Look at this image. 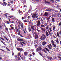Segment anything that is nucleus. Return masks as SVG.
Returning <instances> with one entry per match:
<instances>
[{
    "label": "nucleus",
    "instance_id": "obj_1",
    "mask_svg": "<svg viewBox=\"0 0 61 61\" xmlns=\"http://www.w3.org/2000/svg\"><path fill=\"white\" fill-rule=\"evenodd\" d=\"M40 39L41 40H44L46 39V37L45 35L43 34L42 35V36L40 37Z\"/></svg>",
    "mask_w": 61,
    "mask_h": 61
},
{
    "label": "nucleus",
    "instance_id": "obj_2",
    "mask_svg": "<svg viewBox=\"0 0 61 61\" xmlns=\"http://www.w3.org/2000/svg\"><path fill=\"white\" fill-rule=\"evenodd\" d=\"M34 36H35V39H37L38 38V36L37 35V33L36 32H34L33 34Z\"/></svg>",
    "mask_w": 61,
    "mask_h": 61
},
{
    "label": "nucleus",
    "instance_id": "obj_3",
    "mask_svg": "<svg viewBox=\"0 0 61 61\" xmlns=\"http://www.w3.org/2000/svg\"><path fill=\"white\" fill-rule=\"evenodd\" d=\"M37 52H38L39 50H42V48L40 46L38 47V48H37Z\"/></svg>",
    "mask_w": 61,
    "mask_h": 61
},
{
    "label": "nucleus",
    "instance_id": "obj_4",
    "mask_svg": "<svg viewBox=\"0 0 61 61\" xmlns=\"http://www.w3.org/2000/svg\"><path fill=\"white\" fill-rule=\"evenodd\" d=\"M37 16V14H36L35 13L32 15V16L33 18H36V17Z\"/></svg>",
    "mask_w": 61,
    "mask_h": 61
},
{
    "label": "nucleus",
    "instance_id": "obj_5",
    "mask_svg": "<svg viewBox=\"0 0 61 61\" xmlns=\"http://www.w3.org/2000/svg\"><path fill=\"white\" fill-rule=\"evenodd\" d=\"M40 21L39 20H38L37 22V26H39L40 25Z\"/></svg>",
    "mask_w": 61,
    "mask_h": 61
},
{
    "label": "nucleus",
    "instance_id": "obj_6",
    "mask_svg": "<svg viewBox=\"0 0 61 61\" xmlns=\"http://www.w3.org/2000/svg\"><path fill=\"white\" fill-rule=\"evenodd\" d=\"M17 50L19 51H23V49H22V48H18L17 49Z\"/></svg>",
    "mask_w": 61,
    "mask_h": 61
},
{
    "label": "nucleus",
    "instance_id": "obj_7",
    "mask_svg": "<svg viewBox=\"0 0 61 61\" xmlns=\"http://www.w3.org/2000/svg\"><path fill=\"white\" fill-rule=\"evenodd\" d=\"M48 15V14L47 13V12H45V14L44 15V16H46L47 17Z\"/></svg>",
    "mask_w": 61,
    "mask_h": 61
},
{
    "label": "nucleus",
    "instance_id": "obj_8",
    "mask_svg": "<svg viewBox=\"0 0 61 61\" xmlns=\"http://www.w3.org/2000/svg\"><path fill=\"white\" fill-rule=\"evenodd\" d=\"M45 33L46 34V36H49V34H48V33L47 31H46L45 32Z\"/></svg>",
    "mask_w": 61,
    "mask_h": 61
},
{
    "label": "nucleus",
    "instance_id": "obj_9",
    "mask_svg": "<svg viewBox=\"0 0 61 61\" xmlns=\"http://www.w3.org/2000/svg\"><path fill=\"white\" fill-rule=\"evenodd\" d=\"M45 33L46 34V36H49V34H48V33L47 31H46L45 32Z\"/></svg>",
    "mask_w": 61,
    "mask_h": 61
},
{
    "label": "nucleus",
    "instance_id": "obj_10",
    "mask_svg": "<svg viewBox=\"0 0 61 61\" xmlns=\"http://www.w3.org/2000/svg\"><path fill=\"white\" fill-rule=\"evenodd\" d=\"M24 55L25 56H27V52H24Z\"/></svg>",
    "mask_w": 61,
    "mask_h": 61
},
{
    "label": "nucleus",
    "instance_id": "obj_11",
    "mask_svg": "<svg viewBox=\"0 0 61 61\" xmlns=\"http://www.w3.org/2000/svg\"><path fill=\"white\" fill-rule=\"evenodd\" d=\"M51 18H52V21L53 22H55V19L54 18H52L51 17Z\"/></svg>",
    "mask_w": 61,
    "mask_h": 61
},
{
    "label": "nucleus",
    "instance_id": "obj_12",
    "mask_svg": "<svg viewBox=\"0 0 61 61\" xmlns=\"http://www.w3.org/2000/svg\"><path fill=\"white\" fill-rule=\"evenodd\" d=\"M45 4H49L50 3V2H48L46 0H45Z\"/></svg>",
    "mask_w": 61,
    "mask_h": 61
},
{
    "label": "nucleus",
    "instance_id": "obj_13",
    "mask_svg": "<svg viewBox=\"0 0 61 61\" xmlns=\"http://www.w3.org/2000/svg\"><path fill=\"white\" fill-rule=\"evenodd\" d=\"M57 34L58 37V38H60V35H59V34L58 32H57Z\"/></svg>",
    "mask_w": 61,
    "mask_h": 61
},
{
    "label": "nucleus",
    "instance_id": "obj_14",
    "mask_svg": "<svg viewBox=\"0 0 61 61\" xmlns=\"http://www.w3.org/2000/svg\"><path fill=\"white\" fill-rule=\"evenodd\" d=\"M46 44V42L44 41L42 42V45L43 46H44V45H45Z\"/></svg>",
    "mask_w": 61,
    "mask_h": 61
},
{
    "label": "nucleus",
    "instance_id": "obj_15",
    "mask_svg": "<svg viewBox=\"0 0 61 61\" xmlns=\"http://www.w3.org/2000/svg\"><path fill=\"white\" fill-rule=\"evenodd\" d=\"M41 29L42 31H44V32H45V31H46V29L45 28L44 29L42 28H41Z\"/></svg>",
    "mask_w": 61,
    "mask_h": 61
},
{
    "label": "nucleus",
    "instance_id": "obj_16",
    "mask_svg": "<svg viewBox=\"0 0 61 61\" xmlns=\"http://www.w3.org/2000/svg\"><path fill=\"white\" fill-rule=\"evenodd\" d=\"M9 1L10 2L11 4H12V3H13V0H9Z\"/></svg>",
    "mask_w": 61,
    "mask_h": 61
},
{
    "label": "nucleus",
    "instance_id": "obj_17",
    "mask_svg": "<svg viewBox=\"0 0 61 61\" xmlns=\"http://www.w3.org/2000/svg\"><path fill=\"white\" fill-rule=\"evenodd\" d=\"M52 45H53L54 46V47L56 48V45L55 43H52Z\"/></svg>",
    "mask_w": 61,
    "mask_h": 61
},
{
    "label": "nucleus",
    "instance_id": "obj_18",
    "mask_svg": "<svg viewBox=\"0 0 61 61\" xmlns=\"http://www.w3.org/2000/svg\"><path fill=\"white\" fill-rule=\"evenodd\" d=\"M40 26H41V27H44V28H45V25H43V24L41 25Z\"/></svg>",
    "mask_w": 61,
    "mask_h": 61
},
{
    "label": "nucleus",
    "instance_id": "obj_19",
    "mask_svg": "<svg viewBox=\"0 0 61 61\" xmlns=\"http://www.w3.org/2000/svg\"><path fill=\"white\" fill-rule=\"evenodd\" d=\"M30 26L31 27V29H32V30H35L34 28V26H33L32 25H31Z\"/></svg>",
    "mask_w": 61,
    "mask_h": 61
},
{
    "label": "nucleus",
    "instance_id": "obj_20",
    "mask_svg": "<svg viewBox=\"0 0 61 61\" xmlns=\"http://www.w3.org/2000/svg\"><path fill=\"white\" fill-rule=\"evenodd\" d=\"M20 26L22 28H23V27H24V24H23V23H22L21 24Z\"/></svg>",
    "mask_w": 61,
    "mask_h": 61
},
{
    "label": "nucleus",
    "instance_id": "obj_21",
    "mask_svg": "<svg viewBox=\"0 0 61 61\" xmlns=\"http://www.w3.org/2000/svg\"><path fill=\"white\" fill-rule=\"evenodd\" d=\"M45 49H46V50L47 51V52H49V50L47 48L45 47Z\"/></svg>",
    "mask_w": 61,
    "mask_h": 61
},
{
    "label": "nucleus",
    "instance_id": "obj_22",
    "mask_svg": "<svg viewBox=\"0 0 61 61\" xmlns=\"http://www.w3.org/2000/svg\"><path fill=\"white\" fill-rule=\"evenodd\" d=\"M55 29H56V27H55V26H54L53 27V30H54V31H55Z\"/></svg>",
    "mask_w": 61,
    "mask_h": 61
},
{
    "label": "nucleus",
    "instance_id": "obj_23",
    "mask_svg": "<svg viewBox=\"0 0 61 61\" xmlns=\"http://www.w3.org/2000/svg\"><path fill=\"white\" fill-rule=\"evenodd\" d=\"M15 28L16 30H17V32H18V31H19V28L17 29V27H15Z\"/></svg>",
    "mask_w": 61,
    "mask_h": 61
},
{
    "label": "nucleus",
    "instance_id": "obj_24",
    "mask_svg": "<svg viewBox=\"0 0 61 61\" xmlns=\"http://www.w3.org/2000/svg\"><path fill=\"white\" fill-rule=\"evenodd\" d=\"M28 30H29V32H31V31H32V29H31L30 28H28Z\"/></svg>",
    "mask_w": 61,
    "mask_h": 61
},
{
    "label": "nucleus",
    "instance_id": "obj_25",
    "mask_svg": "<svg viewBox=\"0 0 61 61\" xmlns=\"http://www.w3.org/2000/svg\"><path fill=\"white\" fill-rule=\"evenodd\" d=\"M20 53H21V51L19 52L18 54V56H20Z\"/></svg>",
    "mask_w": 61,
    "mask_h": 61
},
{
    "label": "nucleus",
    "instance_id": "obj_26",
    "mask_svg": "<svg viewBox=\"0 0 61 61\" xmlns=\"http://www.w3.org/2000/svg\"><path fill=\"white\" fill-rule=\"evenodd\" d=\"M39 54L41 56H43V55H42V53L41 52H39Z\"/></svg>",
    "mask_w": 61,
    "mask_h": 61
},
{
    "label": "nucleus",
    "instance_id": "obj_27",
    "mask_svg": "<svg viewBox=\"0 0 61 61\" xmlns=\"http://www.w3.org/2000/svg\"><path fill=\"white\" fill-rule=\"evenodd\" d=\"M49 30L50 31V32H52V29H51V28H49Z\"/></svg>",
    "mask_w": 61,
    "mask_h": 61
},
{
    "label": "nucleus",
    "instance_id": "obj_28",
    "mask_svg": "<svg viewBox=\"0 0 61 61\" xmlns=\"http://www.w3.org/2000/svg\"><path fill=\"white\" fill-rule=\"evenodd\" d=\"M48 26H49L47 25L46 26V29H47V30H48V28H49V27H48Z\"/></svg>",
    "mask_w": 61,
    "mask_h": 61
},
{
    "label": "nucleus",
    "instance_id": "obj_29",
    "mask_svg": "<svg viewBox=\"0 0 61 61\" xmlns=\"http://www.w3.org/2000/svg\"><path fill=\"white\" fill-rule=\"evenodd\" d=\"M37 43V42H36V41H35V40L34 44L35 45H36V44Z\"/></svg>",
    "mask_w": 61,
    "mask_h": 61
},
{
    "label": "nucleus",
    "instance_id": "obj_30",
    "mask_svg": "<svg viewBox=\"0 0 61 61\" xmlns=\"http://www.w3.org/2000/svg\"><path fill=\"white\" fill-rule=\"evenodd\" d=\"M7 13H6V14H4V15H5V16H6V18H7V15H7Z\"/></svg>",
    "mask_w": 61,
    "mask_h": 61
},
{
    "label": "nucleus",
    "instance_id": "obj_31",
    "mask_svg": "<svg viewBox=\"0 0 61 61\" xmlns=\"http://www.w3.org/2000/svg\"><path fill=\"white\" fill-rule=\"evenodd\" d=\"M1 42L3 44H4V45H5V43H4V42H3V41H1Z\"/></svg>",
    "mask_w": 61,
    "mask_h": 61
},
{
    "label": "nucleus",
    "instance_id": "obj_32",
    "mask_svg": "<svg viewBox=\"0 0 61 61\" xmlns=\"http://www.w3.org/2000/svg\"><path fill=\"white\" fill-rule=\"evenodd\" d=\"M47 21L48 22H49V19H50V18H47Z\"/></svg>",
    "mask_w": 61,
    "mask_h": 61
},
{
    "label": "nucleus",
    "instance_id": "obj_33",
    "mask_svg": "<svg viewBox=\"0 0 61 61\" xmlns=\"http://www.w3.org/2000/svg\"><path fill=\"white\" fill-rule=\"evenodd\" d=\"M55 41H56L57 43H59V41H58V40H55Z\"/></svg>",
    "mask_w": 61,
    "mask_h": 61
},
{
    "label": "nucleus",
    "instance_id": "obj_34",
    "mask_svg": "<svg viewBox=\"0 0 61 61\" xmlns=\"http://www.w3.org/2000/svg\"><path fill=\"white\" fill-rule=\"evenodd\" d=\"M41 21L42 23H43V20H42V19H41Z\"/></svg>",
    "mask_w": 61,
    "mask_h": 61
},
{
    "label": "nucleus",
    "instance_id": "obj_35",
    "mask_svg": "<svg viewBox=\"0 0 61 61\" xmlns=\"http://www.w3.org/2000/svg\"><path fill=\"white\" fill-rule=\"evenodd\" d=\"M5 30H6L7 31H8V28H5Z\"/></svg>",
    "mask_w": 61,
    "mask_h": 61
},
{
    "label": "nucleus",
    "instance_id": "obj_36",
    "mask_svg": "<svg viewBox=\"0 0 61 61\" xmlns=\"http://www.w3.org/2000/svg\"><path fill=\"white\" fill-rule=\"evenodd\" d=\"M24 23H27L28 21H27L26 20H24Z\"/></svg>",
    "mask_w": 61,
    "mask_h": 61
},
{
    "label": "nucleus",
    "instance_id": "obj_37",
    "mask_svg": "<svg viewBox=\"0 0 61 61\" xmlns=\"http://www.w3.org/2000/svg\"><path fill=\"white\" fill-rule=\"evenodd\" d=\"M48 33L50 35V36L51 35V33H50V31H49V30L48 31Z\"/></svg>",
    "mask_w": 61,
    "mask_h": 61
},
{
    "label": "nucleus",
    "instance_id": "obj_38",
    "mask_svg": "<svg viewBox=\"0 0 61 61\" xmlns=\"http://www.w3.org/2000/svg\"><path fill=\"white\" fill-rule=\"evenodd\" d=\"M57 57H58V58H60L59 59L60 60H61V57H60V56H58Z\"/></svg>",
    "mask_w": 61,
    "mask_h": 61
},
{
    "label": "nucleus",
    "instance_id": "obj_39",
    "mask_svg": "<svg viewBox=\"0 0 61 61\" xmlns=\"http://www.w3.org/2000/svg\"><path fill=\"white\" fill-rule=\"evenodd\" d=\"M0 50H2V51H3V52H5V51L2 49H0Z\"/></svg>",
    "mask_w": 61,
    "mask_h": 61
},
{
    "label": "nucleus",
    "instance_id": "obj_40",
    "mask_svg": "<svg viewBox=\"0 0 61 61\" xmlns=\"http://www.w3.org/2000/svg\"><path fill=\"white\" fill-rule=\"evenodd\" d=\"M51 41L52 43V44H54V42L53 40H52V41Z\"/></svg>",
    "mask_w": 61,
    "mask_h": 61
},
{
    "label": "nucleus",
    "instance_id": "obj_41",
    "mask_svg": "<svg viewBox=\"0 0 61 61\" xmlns=\"http://www.w3.org/2000/svg\"><path fill=\"white\" fill-rule=\"evenodd\" d=\"M18 60H21V58L20 57H18Z\"/></svg>",
    "mask_w": 61,
    "mask_h": 61
},
{
    "label": "nucleus",
    "instance_id": "obj_42",
    "mask_svg": "<svg viewBox=\"0 0 61 61\" xmlns=\"http://www.w3.org/2000/svg\"><path fill=\"white\" fill-rule=\"evenodd\" d=\"M20 41H22V42H23V41H24V40H23V39H20Z\"/></svg>",
    "mask_w": 61,
    "mask_h": 61
},
{
    "label": "nucleus",
    "instance_id": "obj_43",
    "mask_svg": "<svg viewBox=\"0 0 61 61\" xmlns=\"http://www.w3.org/2000/svg\"><path fill=\"white\" fill-rule=\"evenodd\" d=\"M59 26H60L61 25V22H60L59 23Z\"/></svg>",
    "mask_w": 61,
    "mask_h": 61
},
{
    "label": "nucleus",
    "instance_id": "obj_44",
    "mask_svg": "<svg viewBox=\"0 0 61 61\" xmlns=\"http://www.w3.org/2000/svg\"><path fill=\"white\" fill-rule=\"evenodd\" d=\"M44 51L45 53H46V54L47 53V52L46 50H44Z\"/></svg>",
    "mask_w": 61,
    "mask_h": 61
},
{
    "label": "nucleus",
    "instance_id": "obj_45",
    "mask_svg": "<svg viewBox=\"0 0 61 61\" xmlns=\"http://www.w3.org/2000/svg\"><path fill=\"white\" fill-rule=\"evenodd\" d=\"M49 59H50V60H51L52 59V57H50Z\"/></svg>",
    "mask_w": 61,
    "mask_h": 61
},
{
    "label": "nucleus",
    "instance_id": "obj_46",
    "mask_svg": "<svg viewBox=\"0 0 61 61\" xmlns=\"http://www.w3.org/2000/svg\"><path fill=\"white\" fill-rule=\"evenodd\" d=\"M12 37L13 38H15V35H13L12 36Z\"/></svg>",
    "mask_w": 61,
    "mask_h": 61
},
{
    "label": "nucleus",
    "instance_id": "obj_47",
    "mask_svg": "<svg viewBox=\"0 0 61 61\" xmlns=\"http://www.w3.org/2000/svg\"><path fill=\"white\" fill-rule=\"evenodd\" d=\"M3 3H4V5H7V3H6V2H3Z\"/></svg>",
    "mask_w": 61,
    "mask_h": 61
},
{
    "label": "nucleus",
    "instance_id": "obj_48",
    "mask_svg": "<svg viewBox=\"0 0 61 61\" xmlns=\"http://www.w3.org/2000/svg\"><path fill=\"white\" fill-rule=\"evenodd\" d=\"M14 52L13 51H12V56H14Z\"/></svg>",
    "mask_w": 61,
    "mask_h": 61
},
{
    "label": "nucleus",
    "instance_id": "obj_49",
    "mask_svg": "<svg viewBox=\"0 0 61 61\" xmlns=\"http://www.w3.org/2000/svg\"><path fill=\"white\" fill-rule=\"evenodd\" d=\"M8 5L9 6H11V4H10V3H9V4H8Z\"/></svg>",
    "mask_w": 61,
    "mask_h": 61
},
{
    "label": "nucleus",
    "instance_id": "obj_50",
    "mask_svg": "<svg viewBox=\"0 0 61 61\" xmlns=\"http://www.w3.org/2000/svg\"><path fill=\"white\" fill-rule=\"evenodd\" d=\"M49 46H50L51 47H52V46H51V44H50L49 45Z\"/></svg>",
    "mask_w": 61,
    "mask_h": 61
},
{
    "label": "nucleus",
    "instance_id": "obj_51",
    "mask_svg": "<svg viewBox=\"0 0 61 61\" xmlns=\"http://www.w3.org/2000/svg\"><path fill=\"white\" fill-rule=\"evenodd\" d=\"M19 13L20 14V13H21V11H20V10H19Z\"/></svg>",
    "mask_w": 61,
    "mask_h": 61
},
{
    "label": "nucleus",
    "instance_id": "obj_52",
    "mask_svg": "<svg viewBox=\"0 0 61 61\" xmlns=\"http://www.w3.org/2000/svg\"><path fill=\"white\" fill-rule=\"evenodd\" d=\"M17 40H18V41H20V39L18 38L17 39Z\"/></svg>",
    "mask_w": 61,
    "mask_h": 61
},
{
    "label": "nucleus",
    "instance_id": "obj_53",
    "mask_svg": "<svg viewBox=\"0 0 61 61\" xmlns=\"http://www.w3.org/2000/svg\"><path fill=\"white\" fill-rule=\"evenodd\" d=\"M28 12H30L31 11V9H30L28 10Z\"/></svg>",
    "mask_w": 61,
    "mask_h": 61
},
{
    "label": "nucleus",
    "instance_id": "obj_54",
    "mask_svg": "<svg viewBox=\"0 0 61 61\" xmlns=\"http://www.w3.org/2000/svg\"><path fill=\"white\" fill-rule=\"evenodd\" d=\"M0 39H2V40H4V39L3 38H2L1 37H0Z\"/></svg>",
    "mask_w": 61,
    "mask_h": 61
},
{
    "label": "nucleus",
    "instance_id": "obj_55",
    "mask_svg": "<svg viewBox=\"0 0 61 61\" xmlns=\"http://www.w3.org/2000/svg\"><path fill=\"white\" fill-rule=\"evenodd\" d=\"M17 56V55H15V58H16V57H17V56Z\"/></svg>",
    "mask_w": 61,
    "mask_h": 61
},
{
    "label": "nucleus",
    "instance_id": "obj_56",
    "mask_svg": "<svg viewBox=\"0 0 61 61\" xmlns=\"http://www.w3.org/2000/svg\"><path fill=\"white\" fill-rule=\"evenodd\" d=\"M52 23H50V26H51V25H52Z\"/></svg>",
    "mask_w": 61,
    "mask_h": 61
},
{
    "label": "nucleus",
    "instance_id": "obj_57",
    "mask_svg": "<svg viewBox=\"0 0 61 61\" xmlns=\"http://www.w3.org/2000/svg\"><path fill=\"white\" fill-rule=\"evenodd\" d=\"M21 58L22 60H24V59H23L24 58V57H22Z\"/></svg>",
    "mask_w": 61,
    "mask_h": 61
},
{
    "label": "nucleus",
    "instance_id": "obj_58",
    "mask_svg": "<svg viewBox=\"0 0 61 61\" xmlns=\"http://www.w3.org/2000/svg\"><path fill=\"white\" fill-rule=\"evenodd\" d=\"M7 24H9V21H7Z\"/></svg>",
    "mask_w": 61,
    "mask_h": 61
},
{
    "label": "nucleus",
    "instance_id": "obj_59",
    "mask_svg": "<svg viewBox=\"0 0 61 61\" xmlns=\"http://www.w3.org/2000/svg\"><path fill=\"white\" fill-rule=\"evenodd\" d=\"M18 23L20 25H21V22L20 21H19Z\"/></svg>",
    "mask_w": 61,
    "mask_h": 61
},
{
    "label": "nucleus",
    "instance_id": "obj_60",
    "mask_svg": "<svg viewBox=\"0 0 61 61\" xmlns=\"http://www.w3.org/2000/svg\"><path fill=\"white\" fill-rule=\"evenodd\" d=\"M59 34L60 35H61V30H60L59 31Z\"/></svg>",
    "mask_w": 61,
    "mask_h": 61
},
{
    "label": "nucleus",
    "instance_id": "obj_61",
    "mask_svg": "<svg viewBox=\"0 0 61 61\" xmlns=\"http://www.w3.org/2000/svg\"><path fill=\"white\" fill-rule=\"evenodd\" d=\"M48 48H49V49H51V47L50 46H48Z\"/></svg>",
    "mask_w": 61,
    "mask_h": 61
},
{
    "label": "nucleus",
    "instance_id": "obj_62",
    "mask_svg": "<svg viewBox=\"0 0 61 61\" xmlns=\"http://www.w3.org/2000/svg\"><path fill=\"white\" fill-rule=\"evenodd\" d=\"M56 1H57V2H59L60 0H55Z\"/></svg>",
    "mask_w": 61,
    "mask_h": 61
},
{
    "label": "nucleus",
    "instance_id": "obj_63",
    "mask_svg": "<svg viewBox=\"0 0 61 61\" xmlns=\"http://www.w3.org/2000/svg\"><path fill=\"white\" fill-rule=\"evenodd\" d=\"M18 35H19V36H20V35H21V34H20V33H19Z\"/></svg>",
    "mask_w": 61,
    "mask_h": 61
},
{
    "label": "nucleus",
    "instance_id": "obj_64",
    "mask_svg": "<svg viewBox=\"0 0 61 61\" xmlns=\"http://www.w3.org/2000/svg\"><path fill=\"white\" fill-rule=\"evenodd\" d=\"M32 54L33 55H35V53L34 52L32 53Z\"/></svg>",
    "mask_w": 61,
    "mask_h": 61
}]
</instances>
